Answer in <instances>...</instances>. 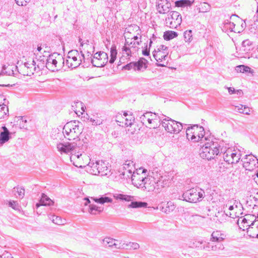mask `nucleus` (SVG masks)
Returning <instances> with one entry per match:
<instances>
[{"instance_id": "obj_50", "label": "nucleus", "mask_w": 258, "mask_h": 258, "mask_svg": "<svg viewBox=\"0 0 258 258\" xmlns=\"http://www.w3.org/2000/svg\"><path fill=\"white\" fill-rule=\"evenodd\" d=\"M131 42L132 44L130 47L133 49V51H136L138 49V46L140 45L141 41L136 42L132 41Z\"/></svg>"}, {"instance_id": "obj_61", "label": "nucleus", "mask_w": 258, "mask_h": 258, "mask_svg": "<svg viewBox=\"0 0 258 258\" xmlns=\"http://www.w3.org/2000/svg\"><path fill=\"white\" fill-rule=\"evenodd\" d=\"M227 89L228 90V92L230 94H233L235 92V90L233 88L227 87Z\"/></svg>"}, {"instance_id": "obj_31", "label": "nucleus", "mask_w": 258, "mask_h": 258, "mask_svg": "<svg viewBox=\"0 0 258 258\" xmlns=\"http://www.w3.org/2000/svg\"><path fill=\"white\" fill-rule=\"evenodd\" d=\"M17 67L14 66H8L7 68L3 67L2 73L7 75L8 76H12L14 75V69H17Z\"/></svg>"}, {"instance_id": "obj_13", "label": "nucleus", "mask_w": 258, "mask_h": 258, "mask_svg": "<svg viewBox=\"0 0 258 258\" xmlns=\"http://www.w3.org/2000/svg\"><path fill=\"white\" fill-rule=\"evenodd\" d=\"M122 169L123 171L120 174V176L122 178L127 179V178H131L132 179L133 175L135 174H137L134 171V164L131 160L125 161L123 164Z\"/></svg>"}, {"instance_id": "obj_51", "label": "nucleus", "mask_w": 258, "mask_h": 258, "mask_svg": "<svg viewBox=\"0 0 258 258\" xmlns=\"http://www.w3.org/2000/svg\"><path fill=\"white\" fill-rule=\"evenodd\" d=\"M135 61L131 62L123 67V69L127 70H130L132 69H134L135 70Z\"/></svg>"}, {"instance_id": "obj_57", "label": "nucleus", "mask_w": 258, "mask_h": 258, "mask_svg": "<svg viewBox=\"0 0 258 258\" xmlns=\"http://www.w3.org/2000/svg\"><path fill=\"white\" fill-rule=\"evenodd\" d=\"M211 247H212V243L208 242L204 246V249L206 250H211Z\"/></svg>"}, {"instance_id": "obj_10", "label": "nucleus", "mask_w": 258, "mask_h": 258, "mask_svg": "<svg viewBox=\"0 0 258 258\" xmlns=\"http://www.w3.org/2000/svg\"><path fill=\"white\" fill-rule=\"evenodd\" d=\"M167 26L171 29H176L179 26L182 22L181 15L177 12L172 11L166 18Z\"/></svg>"}, {"instance_id": "obj_54", "label": "nucleus", "mask_w": 258, "mask_h": 258, "mask_svg": "<svg viewBox=\"0 0 258 258\" xmlns=\"http://www.w3.org/2000/svg\"><path fill=\"white\" fill-rule=\"evenodd\" d=\"M168 47L164 45H160L159 47L156 49V50H160V51H167Z\"/></svg>"}, {"instance_id": "obj_8", "label": "nucleus", "mask_w": 258, "mask_h": 258, "mask_svg": "<svg viewBox=\"0 0 258 258\" xmlns=\"http://www.w3.org/2000/svg\"><path fill=\"white\" fill-rule=\"evenodd\" d=\"M140 121L143 124H146L147 121L150 125V128H156L157 125V122L160 123L162 118L155 113L147 111L144 113L140 117Z\"/></svg>"}, {"instance_id": "obj_28", "label": "nucleus", "mask_w": 258, "mask_h": 258, "mask_svg": "<svg viewBox=\"0 0 258 258\" xmlns=\"http://www.w3.org/2000/svg\"><path fill=\"white\" fill-rule=\"evenodd\" d=\"M211 10V6L207 3H201L197 8L199 13H206L209 12Z\"/></svg>"}, {"instance_id": "obj_15", "label": "nucleus", "mask_w": 258, "mask_h": 258, "mask_svg": "<svg viewBox=\"0 0 258 258\" xmlns=\"http://www.w3.org/2000/svg\"><path fill=\"white\" fill-rule=\"evenodd\" d=\"M56 54H50L47 58L45 63L46 68L52 72L57 71L59 70L60 67H57V60L56 59L55 55Z\"/></svg>"}, {"instance_id": "obj_62", "label": "nucleus", "mask_w": 258, "mask_h": 258, "mask_svg": "<svg viewBox=\"0 0 258 258\" xmlns=\"http://www.w3.org/2000/svg\"><path fill=\"white\" fill-rule=\"evenodd\" d=\"M73 164H74L75 166H76V167H77L81 168H83L84 167H85V165H81V164H80L79 162H76V163H75V162H73Z\"/></svg>"}, {"instance_id": "obj_35", "label": "nucleus", "mask_w": 258, "mask_h": 258, "mask_svg": "<svg viewBox=\"0 0 258 258\" xmlns=\"http://www.w3.org/2000/svg\"><path fill=\"white\" fill-rule=\"evenodd\" d=\"M242 46L244 48V50L245 51H249L252 49V42L249 39H246L243 41L242 43Z\"/></svg>"}, {"instance_id": "obj_46", "label": "nucleus", "mask_w": 258, "mask_h": 258, "mask_svg": "<svg viewBox=\"0 0 258 258\" xmlns=\"http://www.w3.org/2000/svg\"><path fill=\"white\" fill-rule=\"evenodd\" d=\"M131 49L132 48L130 47L123 46L122 48V51L124 52L127 55V56H131L132 55V52Z\"/></svg>"}, {"instance_id": "obj_24", "label": "nucleus", "mask_w": 258, "mask_h": 258, "mask_svg": "<svg viewBox=\"0 0 258 258\" xmlns=\"http://www.w3.org/2000/svg\"><path fill=\"white\" fill-rule=\"evenodd\" d=\"M148 60L144 58H140L138 61L135 62V70L140 71L143 68L146 69L147 68Z\"/></svg>"}, {"instance_id": "obj_29", "label": "nucleus", "mask_w": 258, "mask_h": 258, "mask_svg": "<svg viewBox=\"0 0 258 258\" xmlns=\"http://www.w3.org/2000/svg\"><path fill=\"white\" fill-rule=\"evenodd\" d=\"M113 197L116 200H120L121 201H125L127 202L132 201L133 199V196L121 194H114Z\"/></svg>"}, {"instance_id": "obj_11", "label": "nucleus", "mask_w": 258, "mask_h": 258, "mask_svg": "<svg viewBox=\"0 0 258 258\" xmlns=\"http://www.w3.org/2000/svg\"><path fill=\"white\" fill-rule=\"evenodd\" d=\"M93 174L100 176L107 175L110 171L107 166V163L104 161H98L92 166Z\"/></svg>"}, {"instance_id": "obj_9", "label": "nucleus", "mask_w": 258, "mask_h": 258, "mask_svg": "<svg viewBox=\"0 0 258 258\" xmlns=\"http://www.w3.org/2000/svg\"><path fill=\"white\" fill-rule=\"evenodd\" d=\"M90 59L94 67H103L108 62V54L103 51H99L95 53L93 58L91 57L87 58V60Z\"/></svg>"}, {"instance_id": "obj_43", "label": "nucleus", "mask_w": 258, "mask_h": 258, "mask_svg": "<svg viewBox=\"0 0 258 258\" xmlns=\"http://www.w3.org/2000/svg\"><path fill=\"white\" fill-rule=\"evenodd\" d=\"M76 56H79V53L77 50H72L68 52L67 59L73 58Z\"/></svg>"}, {"instance_id": "obj_32", "label": "nucleus", "mask_w": 258, "mask_h": 258, "mask_svg": "<svg viewBox=\"0 0 258 258\" xmlns=\"http://www.w3.org/2000/svg\"><path fill=\"white\" fill-rule=\"evenodd\" d=\"M192 2L189 0H180L177 1L175 3V5L176 7H183L186 6H190L192 4Z\"/></svg>"}, {"instance_id": "obj_22", "label": "nucleus", "mask_w": 258, "mask_h": 258, "mask_svg": "<svg viewBox=\"0 0 258 258\" xmlns=\"http://www.w3.org/2000/svg\"><path fill=\"white\" fill-rule=\"evenodd\" d=\"M225 237L224 234L222 233L220 231H214L211 234V241L221 243Z\"/></svg>"}, {"instance_id": "obj_37", "label": "nucleus", "mask_w": 258, "mask_h": 258, "mask_svg": "<svg viewBox=\"0 0 258 258\" xmlns=\"http://www.w3.org/2000/svg\"><path fill=\"white\" fill-rule=\"evenodd\" d=\"M235 70L239 73H249L251 72V68L244 65H239L235 68Z\"/></svg>"}, {"instance_id": "obj_6", "label": "nucleus", "mask_w": 258, "mask_h": 258, "mask_svg": "<svg viewBox=\"0 0 258 258\" xmlns=\"http://www.w3.org/2000/svg\"><path fill=\"white\" fill-rule=\"evenodd\" d=\"M205 195V191L199 188H192L184 192L180 199L186 202L196 203L202 201Z\"/></svg>"}, {"instance_id": "obj_39", "label": "nucleus", "mask_w": 258, "mask_h": 258, "mask_svg": "<svg viewBox=\"0 0 258 258\" xmlns=\"http://www.w3.org/2000/svg\"><path fill=\"white\" fill-rule=\"evenodd\" d=\"M183 36L186 42H190L192 39V30H188L184 32Z\"/></svg>"}, {"instance_id": "obj_63", "label": "nucleus", "mask_w": 258, "mask_h": 258, "mask_svg": "<svg viewBox=\"0 0 258 258\" xmlns=\"http://www.w3.org/2000/svg\"><path fill=\"white\" fill-rule=\"evenodd\" d=\"M169 203H167V205H169ZM168 209H168V210H166L165 211V213H167L168 212H170V210H171V211H173V209H174V205L171 206V207H170V208L169 207V205H168Z\"/></svg>"}, {"instance_id": "obj_1", "label": "nucleus", "mask_w": 258, "mask_h": 258, "mask_svg": "<svg viewBox=\"0 0 258 258\" xmlns=\"http://www.w3.org/2000/svg\"><path fill=\"white\" fill-rule=\"evenodd\" d=\"M226 143L224 141L215 140L207 142L202 148L201 156L210 160L213 159L215 156L221 155L225 151Z\"/></svg>"}, {"instance_id": "obj_26", "label": "nucleus", "mask_w": 258, "mask_h": 258, "mask_svg": "<svg viewBox=\"0 0 258 258\" xmlns=\"http://www.w3.org/2000/svg\"><path fill=\"white\" fill-rule=\"evenodd\" d=\"M148 204L146 202L141 201H135L132 202L131 203L128 205V208H146Z\"/></svg>"}, {"instance_id": "obj_53", "label": "nucleus", "mask_w": 258, "mask_h": 258, "mask_svg": "<svg viewBox=\"0 0 258 258\" xmlns=\"http://www.w3.org/2000/svg\"><path fill=\"white\" fill-rule=\"evenodd\" d=\"M127 245L130 246L133 249H138L140 247L139 244L136 242H130Z\"/></svg>"}, {"instance_id": "obj_49", "label": "nucleus", "mask_w": 258, "mask_h": 258, "mask_svg": "<svg viewBox=\"0 0 258 258\" xmlns=\"http://www.w3.org/2000/svg\"><path fill=\"white\" fill-rule=\"evenodd\" d=\"M62 136L61 133L58 132V131L55 130L52 132L51 137L53 139L57 140L58 138L60 139V137Z\"/></svg>"}, {"instance_id": "obj_4", "label": "nucleus", "mask_w": 258, "mask_h": 258, "mask_svg": "<svg viewBox=\"0 0 258 258\" xmlns=\"http://www.w3.org/2000/svg\"><path fill=\"white\" fill-rule=\"evenodd\" d=\"M186 138L193 142L207 141L209 139L205 135L204 128L202 126L194 124L188 127L186 130Z\"/></svg>"}, {"instance_id": "obj_64", "label": "nucleus", "mask_w": 258, "mask_h": 258, "mask_svg": "<svg viewBox=\"0 0 258 258\" xmlns=\"http://www.w3.org/2000/svg\"><path fill=\"white\" fill-rule=\"evenodd\" d=\"M91 199L93 200L95 202L101 204V197L99 198H91Z\"/></svg>"}, {"instance_id": "obj_19", "label": "nucleus", "mask_w": 258, "mask_h": 258, "mask_svg": "<svg viewBox=\"0 0 258 258\" xmlns=\"http://www.w3.org/2000/svg\"><path fill=\"white\" fill-rule=\"evenodd\" d=\"M3 131L0 132V144L3 145L11 138L10 133L6 126L2 127Z\"/></svg>"}, {"instance_id": "obj_47", "label": "nucleus", "mask_w": 258, "mask_h": 258, "mask_svg": "<svg viewBox=\"0 0 258 258\" xmlns=\"http://www.w3.org/2000/svg\"><path fill=\"white\" fill-rule=\"evenodd\" d=\"M116 46L115 44L112 45L110 48V57H113L116 58L117 55Z\"/></svg>"}, {"instance_id": "obj_18", "label": "nucleus", "mask_w": 258, "mask_h": 258, "mask_svg": "<svg viewBox=\"0 0 258 258\" xmlns=\"http://www.w3.org/2000/svg\"><path fill=\"white\" fill-rule=\"evenodd\" d=\"M124 116L125 117H123L121 116H116L117 119H119V118H121L122 120H119L118 119H116V122H119L120 123H124V125L126 126H131L134 121V117L132 115H128L125 112L123 114Z\"/></svg>"}, {"instance_id": "obj_44", "label": "nucleus", "mask_w": 258, "mask_h": 258, "mask_svg": "<svg viewBox=\"0 0 258 258\" xmlns=\"http://www.w3.org/2000/svg\"><path fill=\"white\" fill-rule=\"evenodd\" d=\"M9 207L12 208L13 209L16 210H20V206L19 205V204L17 202L12 201H10L9 202Z\"/></svg>"}, {"instance_id": "obj_2", "label": "nucleus", "mask_w": 258, "mask_h": 258, "mask_svg": "<svg viewBox=\"0 0 258 258\" xmlns=\"http://www.w3.org/2000/svg\"><path fill=\"white\" fill-rule=\"evenodd\" d=\"M160 182V180L156 181L154 178L146 177L145 174H135L132 177L133 184L144 191H153L155 188V184L158 186Z\"/></svg>"}, {"instance_id": "obj_45", "label": "nucleus", "mask_w": 258, "mask_h": 258, "mask_svg": "<svg viewBox=\"0 0 258 258\" xmlns=\"http://www.w3.org/2000/svg\"><path fill=\"white\" fill-rule=\"evenodd\" d=\"M52 222L57 224V225H62L63 223H62V221L60 217L53 216L52 217Z\"/></svg>"}, {"instance_id": "obj_14", "label": "nucleus", "mask_w": 258, "mask_h": 258, "mask_svg": "<svg viewBox=\"0 0 258 258\" xmlns=\"http://www.w3.org/2000/svg\"><path fill=\"white\" fill-rule=\"evenodd\" d=\"M57 55L58 56V59H59L60 60H62L63 66L66 64L69 68H76L80 66L82 63V60L81 59L80 55L79 56H76L73 58L66 59V60H64L62 57L59 56V54Z\"/></svg>"}, {"instance_id": "obj_12", "label": "nucleus", "mask_w": 258, "mask_h": 258, "mask_svg": "<svg viewBox=\"0 0 258 258\" xmlns=\"http://www.w3.org/2000/svg\"><path fill=\"white\" fill-rule=\"evenodd\" d=\"M241 161L243 167L247 170L252 171L258 167V159L251 154L245 155Z\"/></svg>"}, {"instance_id": "obj_5", "label": "nucleus", "mask_w": 258, "mask_h": 258, "mask_svg": "<svg viewBox=\"0 0 258 258\" xmlns=\"http://www.w3.org/2000/svg\"><path fill=\"white\" fill-rule=\"evenodd\" d=\"M57 149L61 154H72L70 159L71 161L79 159L82 155V152L77 151V144L75 142L59 143L57 144Z\"/></svg>"}, {"instance_id": "obj_21", "label": "nucleus", "mask_w": 258, "mask_h": 258, "mask_svg": "<svg viewBox=\"0 0 258 258\" xmlns=\"http://www.w3.org/2000/svg\"><path fill=\"white\" fill-rule=\"evenodd\" d=\"M53 204V202L45 194L43 193L41 195V198L39 203L36 204V207L38 208L40 206H51Z\"/></svg>"}, {"instance_id": "obj_17", "label": "nucleus", "mask_w": 258, "mask_h": 258, "mask_svg": "<svg viewBox=\"0 0 258 258\" xmlns=\"http://www.w3.org/2000/svg\"><path fill=\"white\" fill-rule=\"evenodd\" d=\"M228 153H230L232 155L231 157H229V159H227V163L228 164H232L238 163L242 156L241 151L239 150L237 151L235 150H233L232 149H228Z\"/></svg>"}, {"instance_id": "obj_60", "label": "nucleus", "mask_w": 258, "mask_h": 258, "mask_svg": "<svg viewBox=\"0 0 258 258\" xmlns=\"http://www.w3.org/2000/svg\"><path fill=\"white\" fill-rule=\"evenodd\" d=\"M6 103V99L3 95L0 94V103Z\"/></svg>"}, {"instance_id": "obj_55", "label": "nucleus", "mask_w": 258, "mask_h": 258, "mask_svg": "<svg viewBox=\"0 0 258 258\" xmlns=\"http://www.w3.org/2000/svg\"><path fill=\"white\" fill-rule=\"evenodd\" d=\"M37 66L41 70H44V68L46 67L45 63H44V61L42 62L41 60L38 62Z\"/></svg>"}, {"instance_id": "obj_16", "label": "nucleus", "mask_w": 258, "mask_h": 258, "mask_svg": "<svg viewBox=\"0 0 258 258\" xmlns=\"http://www.w3.org/2000/svg\"><path fill=\"white\" fill-rule=\"evenodd\" d=\"M157 10L160 14H165L169 11L170 3L167 0H159L156 3Z\"/></svg>"}, {"instance_id": "obj_20", "label": "nucleus", "mask_w": 258, "mask_h": 258, "mask_svg": "<svg viewBox=\"0 0 258 258\" xmlns=\"http://www.w3.org/2000/svg\"><path fill=\"white\" fill-rule=\"evenodd\" d=\"M160 50H154L153 52V55L157 61H162L167 59L168 51H160Z\"/></svg>"}, {"instance_id": "obj_40", "label": "nucleus", "mask_w": 258, "mask_h": 258, "mask_svg": "<svg viewBox=\"0 0 258 258\" xmlns=\"http://www.w3.org/2000/svg\"><path fill=\"white\" fill-rule=\"evenodd\" d=\"M20 122L19 125L21 128H24L26 130H28V126L27 123H28V121L26 119V118L24 116H20Z\"/></svg>"}, {"instance_id": "obj_7", "label": "nucleus", "mask_w": 258, "mask_h": 258, "mask_svg": "<svg viewBox=\"0 0 258 258\" xmlns=\"http://www.w3.org/2000/svg\"><path fill=\"white\" fill-rule=\"evenodd\" d=\"M162 115L160 124H162L167 132L171 134H178L182 130L183 125L181 123L173 120L165 115Z\"/></svg>"}, {"instance_id": "obj_58", "label": "nucleus", "mask_w": 258, "mask_h": 258, "mask_svg": "<svg viewBox=\"0 0 258 258\" xmlns=\"http://www.w3.org/2000/svg\"><path fill=\"white\" fill-rule=\"evenodd\" d=\"M142 54L145 56H148L150 54V50L149 49H148L147 47L143 50Z\"/></svg>"}, {"instance_id": "obj_30", "label": "nucleus", "mask_w": 258, "mask_h": 258, "mask_svg": "<svg viewBox=\"0 0 258 258\" xmlns=\"http://www.w3.org/2000/svg\"><path fill=\"white\" fill-rule=\"evenodd\" d=\"M216 217L218 218L217 220H218L220 223H222L226 220L227 217H232L230 213L229 215L228 213H225V211L218 212L216 215Z\"/></svg>"}, {"instance_id": "obj_38", "label": "nucleus", "mask_w": 258, "mask_h": 258, "mask_svg": "<svg viewBox=\"0 0 258 258\" xmlns=\"http://www.w3.org/2000/svg\"><path fill=\"white\" fill-rule=\"evenodd\" d=\"M14 191L16 192L15 194L17 197L19 198H23L25 195V189L24 188L16 187L14 188Z\"/></svg>"}, {"instance_id": "obj_36", "label": "nucleus", "mask_w": 258, "mask_h": 258, "mask_svg": "<svg viewBox=\"0 0 258 258\" xmlns=\"http://www.w3.org/2000/svg\"><path fill=\"white\" fill-rule=\"evenodd\" d=\"M35 65V61L33 60L32 62L29 63V62H25L24 66L26 68H27V71L26 75L31 76L32 75L34 74V72L32 71V67Z\"/></svg>"}, {"instance_id": "obj_25", "label": "nucleus", "mask_w": 258, "mask_h": 258, "mask_svg": "<svg viewBox=\"0 0 258 258\" xmlns=\"http://www.w3.org/2000/svg\"><path fill=\"white\" fill-rule=\"evenodd\" d=\"M89 212L92 215L100 214L103 210L102 207H98L95 204H90L89 205Z\"/></svg>"}, {"instance_id": "obj_3", "label": "nucleus", "mask_w": 258, "mask_h": 258, "mask_svg": "<svg viewBox=\"0 0 258 258\" xmlns=\"http://www.w3.org/2000/svg\"><path fill=\"white\" fill-rule=\"evenodd\" d=\"M81 123L77 120H72L67 122L63 127L62 134L64 138L68 140H75L79 138L82 133L80 125Z\"/></svg>"}, {"instance_id": "obj_59", "label": "nucleus", "mask_w": 258, "mask_h": 258, "mask_svg": "<svg viewBox=\"0 0 258 258\" xmlns=\"http://www.w3.org/2000/svg\"><path fill=\"white\" fill-rule=\"evenodd\" d=\"M160 181V182L159 183V185L158 186H162V187H164L166 185H167L168 186V185H167V182H168V181H166L165 180H163V181L161 182V180H159Z\"/></svg>"}, {"instance_id": "obj_34", "label": "nucleus", "mask_w": 258, "mask_h": 258, "mask_svg": "<svg viewBox=\"0 0 258 258\" xmlns=\"http://www.w3.org/2000/svg\"><path fill=\"white\" fill-rule=\"evenodd\" d=\"M223 28L225 29H229L230 32L235 31L233 30L235 27V24L233 22H230L228 20H226L223 23Z\"/></svg>"}, {"instance_id": "obj_27", "label": "nucleus", "mask_w": 258, "mask_h": 258, "mask_svg": "<svg viewBox=\"0 0 258 258\" xmlns=\"http://www.w3.org/2000/svg\"><path fill=\"white\" fill-rule=\"evenodd\" d=\"M178 36V33L176 32L173 31H166L164 33L163 38L166 41L172 39Z\"/></svg>"}, {"instance_id": "obj_33", "label": "nucleus", "mask_w": 258, "mask_h": 258, "mask_svg": "<svg viewBox=\"0 0 258 258\" xmlns=\"http://www.w3.org/2000/svg\"><path fill=\"white\" fill-rule=\"evenodd\" d=\"M9 112L8 107L3 102L0 104V119L4 118Z\"/></svg>"}, {"instance_id": "obj_41", "label": "nucleus", "mask_w": 258, "mask_h": 258, "mask_svg": "<svg viewBox=\"0 0 258 258\" xmlns=\"http://www.w3.org/2000/svg\"><path fill=\"white\" fill-rule=\"evenodd\" d=\"M224 249V245L221 243H217L216 244H214L212 243V247H211V250L215 251H218L220 250H222Z\"/></svg>"}, {"instance_id": "obj_48", "label": "nucleus", "mask_w": 258, "mask_h": 258, "mask_svg": "<svg viewBox=\"0 0 258 258\" xmlns=\"http://www.w3.org/2000/svg\"><path fill=\"white\" fill-rule=\"evenodd\" d=\"M112 202V199L107 197L102 196L101 197V204H103L105 203H111Z\"/></svg>"}, {"instance_id": "obj_42", "label": "nucleus", "mask_w": 258, "mask_h": 258, "mask_svg": "<svg viewBox=\"0 0 258 258\" xmlns=\"http://www.w3.org/2000/svg\"><path fill=\"white\" fill-rule=\"evenodd\" d=\"M225 151H223V152L221 154L223 155V158L224 159V160L227 163V159L228 160L229 159V157H231V155H232L230 153H228V149H231L229 147V145L226 143V147H225Z\"/></svg>"}, {"instance_id": "obj_23", "label": "nucleus", "mask_w": 258, "mask_h": 258, "mask_svg": "<svg viewBox=\"0 0 258 258\" xmlns=\"http://www.w3.org/2000/svg\"><path fill=\"white\" fill-rule=\"evenodd\" d=\"M115 241L117 240L110 237H106L102 240V244L105 246L119 248L120 246H118V244L115 242Z\"/></svg>"}, {"instance_id": "obj_52", "label": "nucleus", "mask_w": 258, "mask_h": 258, "mask_svg": "<svg viewBox=\"0 0 258 258\" xmlns=\"http://www.w3.org/2000/svg\"><path fill=\"white\" fill-rule=\"evenodd\" d=\"M90 121L92 123V125H100L102 123V121L98 119H93L91 118L90 119Z\"/></svg>"}, {"instance_id": "obj_56", "label": "nucleus", "mask_w": 258, "mask_h": 258, "mask_svg": "<svg viewBox=\"0 0 258 258\" xmlns=\"http://www.w3.org/2000/svg\"><path fill=\"white\" fill-rule=\"evenodd\" d=\"M32 71L34 72V73H36L37 74H39V73H40L41 72V70L40 69H39L37 64L35 63V65L33 66L32 67Z\"/></svg>"}]
</instances>
